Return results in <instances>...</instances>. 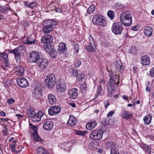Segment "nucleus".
I'll list each match as a JSON object with an SVG mask.
<instances>
[{
  "label": "nucleus",
  "instance_id": "32",
  "mask_svg": "<svg viewBox=\"0 0 154 154\" xmlns=\"http://www.w3.org/2000/svg\"><path fill=\"white\" fill-rule=\"evenodd\" d=\"M106 147L107 149H111V151H112L116 149L115 147L116 144L114 142L112 141L108 142L106 143Z\"/></svg>",
  "mask_w": 154,
  "mask_h": 154
},
{
  "label": "nucleus",
  "instance_id": "51",
  "mask_svg": "<svg viewBox=\"0 0 154 154\" xmlns=\"http://www.w3.org/2000/svg\"><path fill=\"white\" fill-rule=\"evenodd\" d=\"M20 150H17L16 149H13L12 150V152H16L17 153L20 152L21 151V149H22V147H21V146H20ZM19 148V147H18L17 148Z\"/></svg>",
  "mask_w": 154,
  "mask_h": 154
},
{
  "label": "nucleus",
  "instance_id": "64",
  "mask_svg": "<svg viewBox=\"0 0 154 154\" xmlns=\"http://www.w3.org/2000/svg\"><path fill=\"white\" fill-rule=\"evenodd\" d=\"M131 29L132 30L135 31H137L138 30V29H137V27H136V26H134L132 27V28H131Z\"/></svg>",
  "mask_w": 154,
  "mask_h": 154
},
{
  "label": "nucleus",
  "instance_id": "46",
  "mask_svg": "<svg viewBox=\"0 0 154 154\" xmlns=\"http://www.w3.org/2000/svg\"><path fill=\"white\" fill-rule=\"evenodd\" d=\"M77 77L78 80L80 82L82 81V80L85 78L84 75L82 73L79 74Z\"/></svg>",
  "mask_w": 154,
  "mask_h": 154
},
{
  "label": "nucleus",
  "instance_id": "47",
  "mask_svg": "<svg viewBox=\"0 0 154 154\" xmlns=\"http://www.w3.org/2000/svg\"><path fill=\"white\" fill-rule=\"evenodd\" d=\"M17 141H14L11 143L9 144V147L13 149H14L16 147V143Z\"/></svg>",
  "mask_w": 154,
  "mask_h": 154
},
{
  "label": "nucleus",
  "instance_id": "60",
  "mask_svg": "<svg viewBox=\"0 0 154 154\" xmlns=\"http://www.w3.org/2000/svg\"><path fill=\"white\" fill-rule=\"evenodd\" d=\"M24 46L22 45L20 46H19V47H18V48H17L18 49V51H19V50L22 51L24 49Z\"/></svg>",
  "mask_w": 154,
  "mask_h": 154
},
{
  "label": "nucleus",
  "instance_id": "31",
  "mask_svg": "<svg viewBox=\"0 0 154 154\" xmlns=\"http://www.w3.org/2000/svg\"><path fill=\"white\" fill-rule=\"evenodd\" d=\"M151 119L152 116L150 114H148L143 119L144 124L146 125H149L150 123Z\"/></svg>",
  "mask_w": 154,
  "mask_h": 154
},
{
  "label": "nucleus",
  "instance_id": "38",
  "mask_svg": "<svg viewBox=\"0 0 154 154\" xmlns=\"http://www.w3.org/2000/svg\"><path fill=\"white\" fill-rule=\"evenodd\" d=\"M115 8L118 9H122L125 7V5L122 4L117 3L115 5Z\"/></svg>",
  "mask_w": 154,
  "mask_h": 154
},
{
  "label": "nucleus",
  "instance_id": "34",
  "mask_svg": "<svg viewBox=\"0 0 154 154\" xmlns=\"http://www.w3.org/2000/svg\"><path fill=\"white\" fill-rule=\"evenodd\" d=\"M66 89V84L64 83L60 84L57 88V90L58 92H62L65 91Z\"/></svg>",
  "mask_w": 154,
  "mask_h": 154
},
{
  "label": "nucleus",
  "instance_id": "14",
  "mask_svg": "<svg viewBox=\"0 0 154 154\" xmlns=\"http://www.w3.org/2000/svg\"><path fill=\"white\" fill-rule=\"evenodd\" d=\"M17 82L20 86L22 88H26L29 85L27 81L24 78L18 79Z\"/></svg>",
  "mask_w": 154,
  "mask_h": 154
},
{
  "label": "nucleus",
  "instance_id": "42",
  "mask_svg": "<svg viewBox=\"0 0 154 154\" xmlns=\"http://www.w3.org/2000/svg\"><path fill=\"white\" fill-rule=\"evenodd\" d=\"M107 15L110 19H112L114 17V14L113 11H109L107 13Z\"/></svg>",
  "mask_w": 154,
  "mask_h": 154
},
{
  "label": "nucleus",
  "instance_id": "17",
  "mask_svg": "<svg viewBox=\"0 0 154 154\" xmlns=\"http://www.w3.org/2000/svg\"><path fill=\"white\" fill-rule=\"evenodd\" d=\"M9 52V53H12L14 54L15 58L17 62L20 60V54L19 51H18L17 48H16L13 50H10Z\"/></svg>",
  "mask_w": 154,
  "mask_h": 154
},
{
  "label": "nucleus",
  "instance_id": "9",
  "mask_svg": "<svg viewBox=\"0 0 154 154\" xmlns=\"http://www.w3.org/2000/svg\"><path fill=\"white\" fill-rule=\"evenodd\" d=\"M103 132L101 130H94L90 135V137L92 139L99 140L102 137Z\"/></svg>",
  "mask_w": 154,
  "mask_h": 154
},
{
  "label": "nucleus",
  "instance_id": "59",
  "mask_svg": "<svg viewBox=\"0 0 154 154\" xmlns=\"http://www.w3.org/2000/svg\"><path fill=\"white\" fill-rule=\"evenodd\" d=\"M0 115L2 116H6L5 113L3 111H1V112Z\"/></svg>",
  "mask_w": 154,
  "mask_h": 154
},
{
  "label": "nucleus",
  "instance_id": "56",
  "mask_svg": "<svg viewBox=\"0 0 154 154\" xmlns=\"http://www.w3.org/2000/svg\"><path fill=\"white\" fill-rule=\"evenodd\" d=\"M102 92V89L100 87H98L97 90V94L100 95L101 94Z\"/></svg>",
  "mask_w": 154,
  "mask_h": 154
},
{
  "label": "nucleus",
  "instance_id": "54",
  "mask_svg": "<svg viewBox=\"0 0 154 154\" xmlns=\"http://www.w3.org/2000/svg\"><path fill=\"white\" fill-rule=\"evenodd\" d=\"M122 65V64L120 63L119 64H116V69L117 70L119 71V69H120V68L121 65Z\"/></svg>",
  "mask_w": 154,
  "mask_h": 154
},
{
  "label": "nucleus",
  "instance_id": "27",
  "mask_svg": "<svg viewBox=\"0 0 154 154\" xmlns=\"http://www.w3.org/2000/svg\"><path fill=\"white\" fill-rule=\"evenodd\" d=\"M35 38L34 36L31 35L28 37L26 39V42L25 43L28 45H30L35 44Z\"/></svg>",
  "mask_w": 154,
  "mask_h": 154
},
{
  "label": "nucleus",
  "instance_id": "43",
  "mask_svg": "<svg viewBox=\"0 0 154 154\" xmlns=\"http://www.w3.org/2000/svg\"><path fill=\"white\" fill-rule=\"evenodd\" d=\"M130 52L132 54H136L137 53V51L135 47L134 46H133L130 49Z\"/></svg>",
  "mask_w": 154,
  "mask_h": 154
},
{
  "label": "nucleus",
  "instance_id": "58",
  "mask_svg": "<svg viewBox=\"0 0 154 154\" xmlns=\"http://www.w3.org/2000/svg\"><path fill=\"white\" fill-rule=\"evenodd\" d=\"M146 147L145 149L149 153H150L151 152V148H150L148 146Z\"/></svg>",
  "mask_w": 154,
  "mask_h": 154
},
{
  "label": "nucleus",
  "instance_id": "36",
  "mask_svg": "<svg viewBox=\"0 0 154 154\" xmlns=\"http://www.w3.org/2000/svg\"><path fill=\"white\" fill-rule=\"evenodd\" d=\"M38 154H49L47 151L42 147L37 149Z\"/></svg>",
  "mask_w": 154,
  "mask_h": 154
},
{
  "label": "nucleus",
  "instance_id": "13",
  "mask_svg": "<svg viewBox=\"0 0 154 154\" xmlns=\"http://www.w3.org/2000/svg\"><path fill=\"white\" fill-rule=\"evenodd\" d=\"M119 83V81L117 83H116L115 82H112V81H109V83L107 86L108 91L110 93H112V91L116 90L117 88L118 84Z\"/></svg>",
  "mask_w": 154,
  "mask_h": 154
},
{
  "label": "nucleus",
  "instance_id": "61",
  "mask_svg": "<svg viewBox=\"0 0 154 154\" xmlns=\"http://www.w3.org/2000/svg\"><path fill=\"white\" fill-rule=\"evenodd\" d=\"M83 86H84L82 89V91H83L84 92H85L86 91V89L87 88V86L86 84L84 83V85H83Z\"/></svg>",
  "mask_w": 154,
  "mask_h": 154
},
{
  "label": "nucleus",
  "instance_id": "40",
  "mask_svg": "<svg viewBox=\"0 0 154 154\" xmlns=\"http://www.w3.org/2000/svg\"><path fill=\"white\" fill-rule=\"evenodd\" d=\"M88 132L87 131H81L80 130H78L76 132V134L82 136H85Z\"/></svg>",
  "mask_w": 154,
  "mask_h": 154
},
{
  "label": "nucleus",
  "instance_id": "24",
  "mask_svg": "<svg viewBox=\"0 0 154 154\" xmlns=\"http://www.w3.org/2000/svg\"><path fill=\"white\" fill-rule=\"evenodd\" d=\"M121 116L123 118L127 119H131L132 117V115L128 111L123 110Z\"/></svg>",
  "mask_w": 154,
  "mask_h": 154
},
{
  "label": "nucleus",
  "instance_id": "7",
  "mask_svg": "<svg viewBox=\"0 0 154 154\" xmlns=\"http://www.w3.org/2000/svg\"><path fill=\"white\" fill-rule=\"evenodd\" d=\"M121 22H117L113 23L112 27V31L116 35L120 34L123 30V28Z\"/></svg>",
  "mask_w": 154,
  "mask_h": 154
},
{
  "label": "nucleus",
  "instance_id": "2",
  "mask_svg": "<svg viewBox=\"0 0 154 154\" xmlns=\"http://www.w3.org/2000/svg\"><path fill=\"white\" fill-rule=\"evenodd\" d=\"M57 24V22L52 20L49 19L45 20L43 23V32L45 33H48L53 30V27Z\"/></svg>",
  "mask_w": 154,
  "mask_h": 154
},
{
  "label": "nucleus",
  "instance_id": "16",
  "mask_svg": "<svg viewBox=\"0 0 154 154\" xmlns=\"http://www.w3.org/2000/svg\"><path fill=\"white\" fill-rule=\"evenodd\" d=\"M48 60L46 59L40 58L37 63L40 68L41 69L45 68L48 65Z\"/></svg>",
  "mask_w": 154,
  "mask_h": 154
},
{
  "label": "nucleus",
  "instance_id": "57",
  "mask_svg": "<svg viewBox=\"0 0 154 154\" xmlns=\"http://www.w3.org/2000/svg\"><path fill=\"white\" fill-rule=\"evenodd\" d=\"M114 113V112L113 111H111L109 112L107 114V116L109 117L112 116Z\"/></svg>",
  "mask_w": 154,
  "mask_h": 154
},
{
  "label": "nucleus",
  "instance_id": "12",
  "mask_svg": "<svg viewBox=\"0 0 154 154\" xmlns=\"http://www.w3.org/2000/svg\"><path fill=\"white\" fill-rule=\"evenodd\" d=\"M61 110L60 107L54 106L50 107L48 110V114L51 116L55 115L58 114Z\"/></svg>",
  "mask_w": 154,
  "mask_h": 154
},
{
  "label": "nucleus",
  "instance_id": "25",
  "mask_svg": "<svg viewBox=\"0 0 154 154\" xmlns=\"http://www.w3.org/2000/svg\"><path fill=\"white\" fill-rule=\"evenodd\" d=\"M152 29L150 26H146L144 30V32L147 36L150 37L152 33Z\"/></svg>",
  "mask_w": 154,
  "mask_h": 154
},
{
  "label": "nucleus",
  "instance_id": "20",
  "mask_svg": "<svg viewBox=\"0 0 154 154\" xmlns=\"http://www.w3.org/2000/svg\"><path fill=\"white\" fill-rule=\"evenodd\" d=\"M48 103L51 105L54 104L57 101L55 96L52 93H50L48 95Z\"/></svg>",
  "mask_w": 154,
  "mask_h": 154
},
{
  "label": "nucleus",
  "instance_id": "63",
  "mask_svg": "<svg viewBox=\"0 0 154 154\" xmlns=\"http://www.w3.org/2000/svg\"><path fill=\"white\" fill-rule=\"evenodd\" d=\"M16 116H17L18 120H19L21 118H22L23 116V115H21L20 114H17Z\"/></svg>",
  "mask_w": 154,
  "mask_h": 154
},
{
  "label": "nucleus",
  "instance_id": "39",
  "mask_svg": "<svg viewBox=\"0 0 154 154\" xmlns=\"http://www.w3.org/2000/svg\"><path fill=\"white\" fill-rule=\"evenodd\" d=\"M8 66V60L7 62L2 61V66L4 70H6Z\"/></svg>",
  "mask_w": 154,
  "mask_h": 154
},
{
  "label": "nucleus",
  "instance_id": "4",
  "mask_svg": "<svg viewBox=\"0 0 154 154\" xmlns=\"http://www.w3.org/2000/svg\"><path fill=\"white\" fill-rule=\"evenodd\" d=\"M30 126V132L32 137H33L36 141H39L41 143L43 141V140L39 137L38 132V128L35 125H33L31 124H29Z\"/></svg>",
  "mask_w": 154,
  "mask_h": 154
},
{
  "label": "nucleus",
  "instance_id": "15",
  "mask_svg": "<svg viewBox=\"0 0 154 154\" xmlns=\"http://www.w3.org/2000/svg\"><path fill=\"white\" fill-rule=\"evenodd\" d=\"M53 40V37L51 35L47 34L44 35L42 37L41 41L43 43H50Z\"/></svg>",
  "mask_w": 154,
  "mask_h": 154
},
{
  "label": "nucleus",
  "instance_id": "23",
  "mask_svg": "<svg viewBox=\"0 0 154 154\" xmlns=\"http://www.w3.org/2000/svg\"><path fill=\"white\" fill-rule=\"evenodd\" d=\"M66 50V44L65 43H61L59 44L58 51L60 54L64 53Z\"/></svg>",
  "mask_w": 154,
  "mask_h": 154
},
{
  "label": "nucleus",
  "instance_id": "10",
  "mask_svg": "<svg viewBox=\"0 0 154 154\" xmlns=\"http://www.w3.org/2000/svg\"><path fill=\"white\" fill-rule=\"evenodd\" d=\"M29 59L30 63L37 64L40 59L39 54L36 51L32 52L29 54Z\"/></svg>",
  "mask_w": 154,
  "mask_h": 154
},
{
  "label": "nucleus",
  "instance_id": "62",
  "mask_svg": "<svg viewBox=\"0 0 154 154\" xmlns=\"http://www.w3.org/2000/svg\"><path fill=\"white\" fill-rule=\"evenodd\" d=\"M8 119L7 118L5 119L3 118H0V120L1 121L6 122L8 120Z\"/></svg>",
  "mask_w": 154,
  "mask_h": 154
},
{
  "label": "nucleus",
  "instance_id": "19",
  "mask_svg": "<svg viewBox=\"0 0 154 154\" xmlns=\"http://www.w3.org/2000/svg\"><path fill=\"white\" fill-rule=\"evenodd\" d=\"M69 97L71 99L76 98L78 95V91L77 88H73L68 91Z\"/></svg>",
  "mask_w": 154,
  "mask_h": 154
},
{
  "label": "nucleus",
  "instance_id": "1",
  "mask_svg": "<svg viewBox=\"0 0 154 154\" xmlns=\"http://www.w3.org/2000/svg\"><path fill=\"white\" fill-rule=\"evenodd\" d=\"M121 23L125 26H129L132 23V15L131 12L128 11H125L120 15Z\"/></svg>",
  "mask_w": 154,
  "mask_h": 154
},
{
  "label": "nucleus",
  "instance_id": "37",
  "mask_svg": "<svg viewBox=\"0 0 154 154\" xmlns=\"http://www.w3.org/2000/svg\"><path fill=\"white\" fill-rule=\"evenodd\" d=\"M72 47L75 53H77L79 52V47L78 44L75 42H74L72 43Z\"/></svg>",
  "mask_w": 154,
  "mask_h": 154
},
{
  "label": "nucleus",
  "instance_id": "11",
  "mask_svg": "<svg viewBox=\"0 0 154 154\" xmlns=\"http://www.w3.org/2000/svg\"><path fill=\"white\" fill-rule=\"evenodd\" d=\"M89 45L85 46V48L89 52L94 51H95L96 46L94 39L91 36H89Z\"/></svg>",
  "mask_w": 154,
  "mask_h": 154
},
{
  "label": "nucleus",
  "instance_id": "29",
  "mask_svg": "<svg viewBox=\"0 0 154 154\" xmlns=\"http://www.w3.org/2000/svg\"><path fill=\"white\" fill-rule=\"evenodd\" d=\"M57 54L58 53L55 50L52 49L50 51V55L51 58L54 59H57Z\"/></svg>",
  "mask_w": 154,
  "mask_h": 154
},
{
  "label": "nucleus",
  "instance_id": "45",
  "mask_svg": "<svg viewBox=\"0 0 154 154\" xmlns=\"http://www.w3.org/2000/svg\"><path fill=\"white\" fill-rule=\"evenodd\" d=\"M37 5V2H33L30 3L29 5H28V7L33 8L35 7Z\"/></svg>",
  "mask_w": 154,
  "mask_h": 154
},
{
  "label": "nucleus",
  "instance_id": "35",
  "mask_svg": "<svg viewBox=\"0 0 154 154\" xmlns=\"http://www.w3.org/2000/svg\"><path fill=\"white\" fill-rule=\"evenodd\" d=\"M110 80L109 81L115 82L117 74L116 73L111 71L109 73Z\"/></svg>",
  "mask_w": 154,
  "mask_h": 154
},
{
  "label": "nucleus",
  "instance_id": "48",
  "mask_svg": "<svg viewBox=\"0 0 154 154\" xmlns=\"http://www.w3.org/2000/svg\"><path fill=\"white\" fill-rule=\"evenodd\" d=\"M44 47L46 50L48 51L51 48V46L50 43H47V44L44 45Z\"/></svg>",
  "mask_w": 154,
  "mask_h": 154
},
{
  "label": "nucleus",
  "instance_id": "44",
  "mask_svg": "<svg viewBox=\"0 0 154 154\" xmlns=\"http://www.w3.org/2000/svg\"><path fill=\"white\" fill-rule=\"evenodd\" d=\"M8 10V8L7 7L1 6H0V11L3 13H5Z\"/></svg>",
  "mask_w": 154,
  "mask_h": 154
},
{
  "label": "nucleus",
  "instance_id": "18",
  "mask_svg": "<svg viewBox=\"0 0 154 154\" xmlns=\"http://www.w3.org/2000/svg\"><path fill=\"white\" fill-rule=\"evenodd\" d=\"M140 62L143 65H148L150 63V58L148 55L143 56L141 57Z\"/></svg>",
  "mask_w": 154,
  "mask_h": 154
},
{
  "label": "nucleus",
  "instance_id": "41",
  "mask_svg": "<svg viewBox=\"0 0 154 154\" xmlns=\"http://www.w3.org/2000/svg\"><path fill=\"white\" fill-rule=\"evenodd\" d=\"M95 10V7L93 5H91L88 9V13L89 14H91L93 13Z\"/></svg>",
  "mask_w": 154,
  "mask_h": 154
},
{
  "label": "nucleus",
  "instance_id": "26",
  "mask_svg": "<svg viewBox=\"0 0 154 154\" xmlns=\"http://www.w3.org/2000/svg\"><path fill=\"white\" fill-rule=\"evenodd\" d=\"M97 123L95 121H91L88 123L86 125V128L88 130H91L94 128Z\"/></svg>",
  "mask_w": 154,
  "mask_h": 154
},
{
  "label": "nucleus",
  "instance_id": "22",
  "mask_svg": "<svg viewBox=\"0 0 154 154\" xmlns=\"http://www.w3.org/2000/svg\"><path fill=\"white\" fill-rule=\"evenodd\" d=\"M53 122L51 121H48L45 122L43 125V128L46 130H51L53 127Z\"/></svg>",
  "mask_w": 154,
  "mask_h": 154
},
{
  "label": "nucleus",
  "instance_id": "55",
  "mask_svg": "<svg viewBox=\"0 0 154 154\" xmlns=\"http://www.w3.org/2000/svg\"><path fill=\"white\" fill-rule=\"evenodd\" d=\"M109 105V103L108 100H106L104 103L105 108L106 109Z\"/></svg>",
  "mask_w": 154,
  "mask_h": 154
},
{
  "label": "nucleus",
  "instance_id": "52",
  "mask_svg": "<svg viewBox=\"0 0 154 154\" xmlns=\"http://www.w3.org/2000/svg\"><path fill=\"white\" fill-rule=\"evenodd\" d=\"M111 154H119L118 150L116 149L112 151H111Z\"/></svg>",
  "mask_w": 154,
  "mask_h": 154
},
{
  "label": "nucleus",
  "instance_id": "53",
  "mask_svg": "<svg viewBox=\"0 0 154 154\" xmlns=\"http://www.w3.org/2000/svg\"><path fill=\"white\" fill-rule=\"evenodd\" d=\"M150 74L152 77L154 76V67L152 68L150 71Z\"/></svg>",
  "mask_w": 154,
  "mask_h": 154
},
{
  "label": "nucleus",
  "instance_id": "50",
  "mask_svg": "<svg viewBox=\"0 0 154 154\" xmlns=\"http://www.w3.org/2000/svg\"><path fill=\"white\" fill-rule=\"evenodd\" d=\"M7 102L9 104H11L15 102L14 100L12 98L7 100Z\"/></svg>",
  "mask_w": 154,
  "mask_h": 154
},
{
  "label": "nucleus",
  "instance_id": "6",
  "mask_svg": "<svg viewBox=\"0 0 154 154\" xmlns=\"http://www.w3.org/2000/svg\"><path fill=\"white\" fill-rule=\"evenodd\" d=\"M43 116V114L42 111H39L36 113L34 111H30L29 118H31V120L34 122H38L41 120V117Z\"/></svg>",
  "mask_w": 154,
  "mask_h": 154
},
{
  "label": "nucleus",
  "instance_id": "33",
  "mask_svg": "<svg viewBox=\"0 0 154 154\" xmlns=\"http://www.w3.org/2000/svg\"><path fill=\"white\" fill-rule=\"evenodd\" d=\"M69 71L72 76L77 77L78 74V72L77 70L74 69L72 68H70L69 69Z\"/></svg>",
  "mask_w": 154,
  "mask_h": 154
},
{
  "label": "nucleus",
  "instance_id": "30",
  "mask_svg": "<svg viewBox=\"0 0 154 154\" xmlns=\"http://www.w3.org/2000/svg\"><path fill=\"white\" fill-rule=\"evenodd\" d=\"M7 60H8L7 54L5 52L0 53V61L7 62Z\"/></svg>",
  "mask_w": 154,
  "mask_h": 154
},
{
  "label": "nucleus",
  "instance_id": "8",
  "mask_svg": "<svg viewBox=\"0 0 154 154\" xmlns=\"http://www.w3.org/2000/svg\"><path fill=\"white\" fill-rule=\"evenodd\" d=\"M32 94L33 98L40 99L43 95L42 89L40 87L36 86L34 89Z\"/></svg>",
  "mask_w": 154,
  "mask_h": 154
},
{
  "label": "nucleus",
  "instance_id": "21",
  "mask_svg": "<svg viewBox=\"0 0 154 154\" xmlns=\"http://www.w3.org/2000/svg\"><path fill=\"white\" fill-rule=\"evenodd\" d=\"M14 70L15 71V73L16 75H22L23 74L25 69L23 67L18 66L14 68Z\"/></svg>",
  "mask_w": 154,
  "mask_h": 154
},
{
  "label": "nucleus",
  "instance_id": "28",
  "mask_svg": "<svg viewBox=\"0 0 154 154\" xmlns=\"http://www.w3.org/2000/svg\"><path fill=\"white\" fill-rule=\"evenodd\" d=\"M76 123L77 121L72 116H70L67 125L69 126H72L76 124Z\"/></svg>",
  "mask_w": 154,
  "mask_h": 154
},
{
  "label": "nucleus",
  "instance_id": "3",
  "mask_svg": "<svg viewBox=\"0 0 154 154\" xmlns=\"http://www.w3.org/2000/svg\"><path fill=\"white\" fill-rule=\"evenodd\" d=\"M92 22L95 25L102 26H105L107 24L106 21L104 19V17L100 14L94 15L92 18Z\"/></svg>",
  "mask_w": 154,
  "mask_h": 154
},
{
  "label": "nucleus",
  "instance_id": "49",
  "mask_svg": "<svg viewBox=\"0 0 154 154\" xmlns=\"http://www.w3.org/2000/svg\"><path fill=\"white\" fill-rule=\"evenodd\" d=\"M81 64V61L78 60H76L75 62V66L76 67H78L80 66Z\"/></svg>",
  "mask_w": 154,
  "mask_h": 154
},
{
  "label": "nucleus",
  "instance_id": "5",
  "mask_svg": "<svg viewBox=\"0 0 154 154\" xmlns=\"http://www.w3.org/2000/svg\"><path fill=\"white\" fill-rule=\"evenodd\" d=\"M56 78L53 74L48 75L45 80V83L47 87L49 88H53L55 85Z\"/></svg>",
  "mask_w": 154,
  "mask_h": 154
}]
</instances>
